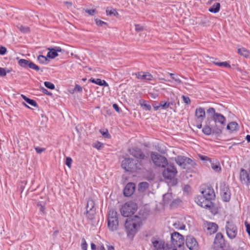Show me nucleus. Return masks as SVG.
Instances as JSON below:
<instances>
[{
	"instance_id": "47",
	"label": "nucleus",
	"mask_w": 250,
	"mask_h": 250,
	"mask_svg": "<svg viewBox=\"0 0 250 250\" xmlns=\"http://www.w3.org/2000/svg\"><path fill=\"white\" fill-rule=\"evenodd\" d=\"M87 245L86 244V241L84 238L82 239V243L81 245V247L83 250H87Z\"/></svg>"
},
{
	"instance_id": "43",
	"label": "nucleus",
	"mask_w": 250,
	"mask_h": 250,
	"mask_svg": "<svg viewBox=\"0 0 250 250\" xmlns=\"http://www.w3.org/2000/svg\"><path fill=\"white\" fill-rule=\"evenodd\" d=\"M28 64H29V66L28 67H29L31 69H33L36 71H39L40 70V68L39 67V66H37V65H36L35 63H34L33 62H32L31 61Z\"/></svg>"
},
{
	"instance_id": "57",
	"label": "nucleus",
	"mask_w": 250,
	"mask_h": 250,
	"mask_svg": "<svg viewBox=\"0 0 250 250\" xmlns=\"http://www.w3.org/2000/svg\"><path fill=\"white\" fill-rule=\"evenodd\" d=\"M41 91L43 93L46 94V95H51V93L49 92L47 89H46L43 87H41Z\"/></svg>"
},
{
	"instance_id": "5",
	"label": "nucleus",
	"mask_w": 250,
	"mask_h": 250,
	"mask_svg": "<svg viewBox=\"0 0 250 250\" xmlns=\"http://www.w3.org/2000/svg\"><path fill=\"white\" fill-rule=\"evenodd\" d=\"M86 216L89 220H92L94 218L96 213V208H95V203L93 200L89 199L87 201L86 207Z\"/></svg>"
},
{
	"instance_id": "49",
	"label": "nucleus",
	"mask_w": 250,
	"mask_h": 250,
	"mask_svg": "<svg viewBox=\"0 0 250 250\" xmlns=\"http://www.w3.org/2000/svg\"><path fill=\"white\" fill-rule=\"evenodd\" d=\"M182 98L185 103L187 104H190V100L189 97L183 95Z\"/></svg>"
},
{
	"instance_id": "54",
	"label": "nucleus",
	"mask_w": 250,
	"mask_h": 250,
	"mask_svg": "<svg viewBox=\"0 0 250 250\" xmlns=\"http://www.w3.org/2000/svg\"><path fill=\"white\" fill-rule=\"evenodd\" d=\"M6 75V72L4 68L0 67V76H5Z\"/></svg>"
},
{
	"instance_id": "33",
	"label": "nucleus",
	"mask_w": 250,
	"mask_h": 250,
	"mask_svg": "<svg viewBox=\"0 0 250 250\" xmlns=\"http://www.w3.org/2000/svg\"><path fill=\"white\" fill-rule=\"evenodd\" d=\"M30 62L29 60L21 59L19 61V64L21 67L26 68L28 67Z\"/></svg>"
},
{
	"instance_id": "32",
	"label": "nucleus",
	"mask_w": 250,
	"mask_h": 250,
	"mask_svg": "<svg viewBox=\"0 0 250 250\" xmlns=\"http://www.w3.org/2000/svg\"><path fill=\"white\" fill-rule=\"evenodd\" d=\"M21 97L22 98V99L23 100H24V101L27 103L28 104L32 105V106H37V103L36 102H35V101L33 100H32V99H30L28 98H27L26 96H25V95H21Z\"/></svg>"
},
{
	"instance_id": "24",
	"label": "nucleus",
	"mask_w": 250,
	"mask_h": 250,
	"mask_svg": "<svg viewBox=\"0 0 250 250\" xmlns=\"http://www.w3.org/2000/svg\"><path fill=\"white\" fill-rule=\"evenodd\" d=\"M212 120L214 121L215 123H219L221 125H224L226 122V118L221 114L217 113L216 114L214 115Z\"/></svg>"
},
{
	"instance_id": "38",
	"label": "nucleus",
	"mask_w": 250,
	"mask_h": 250,
	"mask_svg": "<svg viewBox=\"0 0 250 250\" xmlns=\"http://www.w3.org/2000/svg\"><path fill=\"white\" fill-rule=\"evenodd\" d=\"M211 167L215 172H220L221 170L220 165L219 163H211Z\"/></svg>"
},
{
	"instance_id": "58",
	"label": "nucleus",
	"mask_w": 250,
	"mask_h": 250,
	"mask_svg": "<svg viewBox=\"0 0 250 250\" xmlns=\"http://www.w3.org/2000/svg\"><path fill=\"white\" fill-rule=\"evenodd\" d=\"M100 132L105 137L107 138L110 136L107 130L105 131H102V130H100Z\"/></svg>"
},
{
	"instance_id": "34",
	"label": "nucleus",
	"mask_w": 250,
	"mask_h": 250,
	"mask_svg": "<svg viewBox=\"0 0 250 250\" xmlns=\"http://www.w3.org/2000/svg\"><path fill=\"white\" fill-rule=\"evenodd\" d=\"M163 250H177V247L172 244L167 243L165 244Z\"/></svg>"
},
{
	"instance_id": "51",
	"label": "nucleus",
	"mask_w": 250,
	"mask_h": 250,
	"mask_svg": "<svg viewBox=\"0 0 250 250\" xmlns=\"http://www.w3.org/2000/svg\"><path fill=\"white\" fill-rule=\"evenodd\" d=\"M35 149L36 152L39 154L41 153L42 152L45 151V148L40 147L39 146L35 147Z\"/></svg>"
},
{
	"instance_id": "55",
	"label": "nucleus",
	"mask_w": 250,
	"mask_h": 250,
	"mask_svg": "<svg viewBox=\"0 0 250 250\" xmlns=\"http://www.w3.org/2000/svg\"><path fill=\"white\" fill-rule=\"evenodd\" d=\"M6 48L3 46H0V54L4 55L6 52Z\"/></svg>"
},
{
	"instance_id": "64",
	"label": "nucleus",
	"mask_w": 250,
	"mask_h": 250,
	"mask_svg": "<svg viewBox=\"0 0 250 250\" xmlns=\"http://www.w3.org/2000/svg\"><path fill=\"white\" fill-rule=\"evenodd\" d=\"M107 250H114V248L113 246H108Z\"/></svg>"
},
{
	"instance_id": "36",
	"label": "nucleus",
	"mask_w": 250,
	"mask_h": 250,
	"mask_svg": "<svg viewBox=\"0 0 250 250\" xmlns=\"http://www.w3.org/2000/svg\"><path fill=\"white\" fill-rule=\"evenodd\" d=\"M211 62H213L216 65L219 66L220 67H225L230 68V64L227 62H215L214 61L213 62L211 61Z\"/></svg>"
},
{
	"instance_id": "56",
	"label": "nucleus",
	"mask_w": 250,
	"mask_h": 250,
	"mask_svg": "<svg viewBox=\"0 0 250 250\" xmlns=\"http://www.w3.org/2000/svg\"><path fill=\"white\" fill-rule=\"evenodd\" d=\"M74 91L78 92H82V87L79 85L76 84L74 89Z\"/></svg>"
},
{
	"instance_id": "63",
	"label": "nucleus",
	"mask_w": 250,
	"mask_h": 250,
	"mask_svg": "<svg viewBox=\"0 0 250 250\" xmlns=\"http://www.w3.org/2000/svg\"><path fill=\"white\" fill-rule=\"evenodd\" d=\"M91 248L92 250H95L96 249V246L94 243H91Z\"/></svg>"
},
{
	"instance_id": "25",
	"label": "nucleus",
	"mask_w": 250,
	"mask_h": 250,
	"mask_svg": "<svg viewBox=\"0 0 250 250\" xmlns=\"http://www.w3.org/2000/svg\"><path fill=\"white\" fill-rule=\"evenodd\" d=\"M89 81L100 86L104 85L107 86L108 85L107 83L104 80H102L100 79H95L91 78L89 80Z\"/></svg>"
},
{
	"instance_id": "35",
	"label": "nucleus",
	"mask_w": 250,
	"mask_h": 250,
	"mask_svg": "<svg viewBox=\"0 0 250 250\" xmlns=\"http://www.w3.org/2000/svg\"><path fill=\"white\" fill-rule=\"evenodd\" d=\"M161 107L163 109H167L170 107L171 105H173V102L161 101L160 102Z\"/></svg>"
},
{
	"instance_id": "46",
	"label": "nucleus",
	"mask_w": 250,
	"mask_h": 250,
	"mask_svg": "<svg viewBox=\"0 0 250 250\" xmlns=\"http://www.w3.org/2000/svg\"><path fill=\"white\" fill-rule=\"evenodd\" d=\"M169 75L170 76L171 78L174 80L175 81L177 82L178 83H181L182 82L180 80V79L178 77V76H174V74L173 73H168Z\"/></svg>"
},
{
	"instance_id": "2",
	"label": "nucleus",
	"mask_w": 250,
	"mask_h": 250,
	"mask_svg": "<svg viewBox=\"0 0 250 250\" xmlns=\"http://www.w3.org/2000/svg\"><path fill=\"white\" fill-rule=\"evenodd\" d=\"M119 221L117 213L113 209H110L108 211V227L110 230L113 231L116 230L118 228Z\"/></svg>"
},
{
	"instance_id": "61",
	"label": "nucleus",
	"mask_w": 250,
	"mask_h": 250,
	"mask_svg": "<svg viewBox=\"0 0 250 250\" xmlns=\"http://www.w3.org/2000/svg\"><path fill=\"white\" fill-rule=\"evenodd\" d=\"M113 107L117 112H120V108L119 107L118 105L117 104H113Z\"/></svg>"
},
{
	"instance_id": "29",
	"label": "nucleus",
	"mask_w": 250,
	"mask_h": 250,
	"mask_svg": "<svg viewBox=\"0 0 250 250\" xmlns=\"http://www.w3.org/2000/svg\"><path fill=\"white\" fill-rule=\"evenodd\" d=\"M106 13L107 16H116L117 15H118L117 10L111 7H107L106 9Z\"/></svg>"
},
{
	"instance_id": "59",
	"label": "nucleus",
	"mask_w": 250,
	"mask_h": 250,
	"mask_svg": "<svg viewBox=\"0 0 250 250\" xmlns=\"http://www.w3.org/2000/svg\"><path fill=\"white\" fill-rule=\"evenodd\" d=\"M86 12L90 15H93L95 14V10L94 9L87 10Z\"/></svg>"
},
{
	"instance_id": "17",
	"label": "nucleus",
	"mask_w": 250,
	"mask_h": 250,
	"mask_svg": "<svg viewBox=\"0 0 250 250\" xmlns=\"http://www.w3.org/2000/svg\"><path fill=\"white\" fill-rule=\"evenodd\" d=\"M49 52L47 54V57L54 59L58 56V52H62V50L60 47H55L54 48H48Z\"/></svg>"
},
{
	"instance_id": "45",
	"label": "nucleus",
	"mask_w": 250,
	"mask_h": 250,
	"mask_svg": "<svg viewBox=\"0 0 250 250\" xmlns=\"http://www.w3.org/2000/svg\"><path fill=\"white\" fill-rule=\"evenodd\" d=\"M95 22L97 25L100 26H103L104 25H106V23L101 20H98V19H95Z\"/></svg>"
},
{
	"instance_id": "44",
	"label": "nucleus",
	"mask_w": 250,
	"mask_h": 250,
	"mask_svg": "<svg viewBox=\"0 0 250 250\" xmlns=\"http://www.w3.org/2000/svg\"><path fill=\"white\" fill-rule=\"evenodd\" d=\"M44 85L48 88L50 89H54L55 88V85L52 83L49 82H45Z\"/></svg>"
},
{
	"instance_id": "27",
	"label": "nucleus",
	"mask_w": 250,
	"mask_h": 250,
	"mask_svg": "<svg viewBox=\"0 0 250 250\" xmlns=\"http://www.w3.org/2000/svg\"><path fill=\"white\" fill-rule=\"evenodd\" d=\"M238 53L245 58H248L250 56V51L243 47L238 49Z\"/></svg>"
},
{
	"instance_id": "28",
	"label": "nucleus",
	"mask_w": 250,
	"mask_h": 250,
	"mask_svg": "<svg viewBox=\"0 0 250 250\" xmlns=\"http://www.w3.org/2000/svg\"><path fill=\"white\" fill-rule=\"evenodd\" d=\"M220 8V4L218 2H216L214 4L212 7L209 8L208 11L211 13H216L218 12Z\"/></svg>"
},
{
	"instance_id": "10",
	"label": "nucleus",
	"mask_w": 250,
	"mask_h": 250,
	"mask_svg": "<svg viewBox=\"0 0 250 250\" xmlns=\"http://www.w3.org/2000/svg\"><path fill=\"white\" fill-rule=\"evenodd\" d=\"M167 168L164 170L163 175L164 178L167 179H172L177 173L176 168L172 164L167 165Z\"/></svg>"
},
{
	"instance_id": "62",
	"label": "nucleus",
	"mask_w": 250,
	"mask_h": 250,
	"mask_svg": "<svg viewBox=\"0 0 250 250\" xmlns=\"http://www.w3.org/2000/svg\"><path fill=\"white\" fill-rule=\"evenodd\" d=\"M153 107L155 108V109L156 110L159 109L160 107H161V106H160V104H154L153 105Z\"/></svg>"
},
{
	"instance_id": "42",
	"label": "nucleus",
	"mask_w": 250,
	"mask_h": 250,
	"mask_svg": "<svg viewBox=\"0 0 250 250\" xmlns=\"http://www.w3.org/2000/svg\"><path fill=\"white\" fill-rule=\"evenodd\" d=\"M207 113L208 116H210L212 118H213L215 114H216L217 113L215 112V109L213 107H210L207 110Z\"/></svg>"
},
{
	"instance_id": "48",
	"label": "nucleus",
	"mask_w": 250,
	"mask_h": 250,
	"mask_svg": "<svg viewBox=\"0 0 250 250\" xmlns=\"http://www.w3.org/2000/svg\"><path fill=\"white\" fill-rule=\"evenodd\" d=\"M72 162V160L70 157H67L66 158L65 165L70 168Z\"/></svg>"
},
{
	"instance_id": "22",
	"label": "nucleus",
	"mask_w": 250,
	"mask_h": 250,
	"mask_svg": "<svg viewBox=\"0 0 250 250\" xmlns=\"http://www.w3.org/2000/svg\"><path fill=\"white\" fill-rule=\"evenodd\" d=\"M135 75L141 80H151L153 78L152 75L148 72H139L135 73Z\"/></svg>"
},
{
	"instance_id": "40",
	"label": "nucleus",
	"mask_w": 250,
	"mask_h": 250,
	"mask_svg": "<svg viewBox=\"0 0 250 250\" xmlns=\"http://www.w3.org/2000/svg\"><path fill=\"white\" fill-rule=\"evenodd\" d=\"M38 61L41 63H47L48 60L47 58L43 55H39L38 57Z\"/></svg>"
},
{
	"instance_id": "60",
	"label": "nucleus",
	"mask_w": 250,
	"mask_h": 250,
	"mask_svg": "<svg viewBox=\"0 0 250 250\" xmlns=\"http://www.w3.org/2000/svg\"><path fill=\"white\" fill-rule=\"evenodd\" d=\"M38 206L40 208V211H42V212L44 213V206H43L41 204H40L39 203L38 204Z\"/></svg>"
},
{
	"instance_id": "50",
	"label": "nucleus",
	"mask_w": 250,
	"mask_h": 250,
	"mask_svg": "<svg viewBox=\"0 0 250 250\" xmlns=\"http://www.w3.org/2000/svg\"><path fill=\"white\" fill-rule=\"evenodd\" d=\"M103 144L100 142H97L93 145V146L98 149H100Z\"/></svg>"
},
{
	"instance_id": "39",
	"label": "nucleus",
	"mask_w": 250,
	"mask_h": 250,
	"mask_svg": "<svg viewBox=\"0 0 250 250\" xmlns=\"http://www.w3.org/2000/svg\"><path fill=\"white\" fill-rule=\"evenodd\" d=\"M149 184L147 182H142L139 184V190L142 191L145 190L146 189L148 188Z\"/></svg>"
},
{
	"instance_id": "1",
	"label": "nucleus",
	"mask_w": 250,
	"mask_h": 250,
	"mask_svg": "<svg viewBox=\"0 0 250 250\" xmlns=\"http://www.w3.org/2000/svg\"><path fill=\"white\" fill-rule=\"evenodd\" d=\"M141 219L137 216L126 219L125 224V230L128 237L132 238L138 231Z\"/></svg>"
},
{
	"instance_id": "23",
	"label": "nucleus",
	"mask_w": 250,
	"mask_h": 250,
	"mask_svg": "<svg viewBox=\"0 0 250 250\" xmlns=\"http://www.w3.org/2000/svg\"><path fill=\"white\" fill-rule=\"evenodd\" d=\"M195 116L200 121H202L205 118V111L202 107H198L196 108L195 111Z\"/></svg>"
},
{
	"instance_id": "19",
	"label": "nucleus",
	"mask_w": 250,
	"mask_h": 250,
	"mask_svg": "<svg viewBox=\"0 0 250 250\" xmlns=\"http://www.w3.org/2000/svg\"><path fill=\"white\" fill-rule=\"evenodd\" d=\"M135 188V184L132 183H128L124 190V194L125 196H129L134 192Z\"/></svg>"
},
{
	"instance_id": "7",
	"label": "nucleus",
	"mask_w": 250,
	"mask_h": 250,
	"mask_svg": "<svg viewBox=\"0 0 250 250\" xmlns=\"http://www.w3.org/2000/svg\"><path fill=\"white\" fill-rule=\"evenodd\" d=\"M195 201L199 206L205 208L210 209L213 207L212 202L202 195L197 196Z\"/></svg>"
},
{
	"instance_id": "53",
	"label": "nucleus",
	"mask_w": 250,
	"mask_h": 250,
	"mask_svg": "<svg viewBox=\"0 0 250 250\" xmlns=\"http://www.w3.org/2000/svg\"><path fill=\"white\" fill-rule=\"evenodd\" d=\"M143 26L140 24L135 25V30L137 32H140L143 30Z\"/></svg>"
},
{
	"instance_id": "26",
	"label": "nucleus",
	"mask_w": 250,
	"mask_h": 250,
	"mask_svg": "<svg viewBox=\"0 0 250 250\" xmlns=\"http://www.w3.org/2000/svg\"><path fill=\"white\" fill-rule=\"evenodd\" d=\"M227 129L233 131L238 129V125L235 122H232L229 124L227 125Z\"/></svg>"
},
{
	"instance_id": "8",
	"label": "nucleus",
	"mask_w": 250,
	"mask_h": 250,
	"mask_svg": "<svg viewBox=\"0 0 250 250\" xmlns=\"http://www.w3.org/2000/svg\"><path fill=\"white\" fill-rule=\"evenodd\" d=\"M151 245L149 250H163L165 242L160 238L153 237L150 240Z\"/></svg>"
},
{
	"instance_id": "20",
	"label": "nucleus",
	"mask_w": 250,
	"mask_h": 250,
	"mask_svg": "<svg viewBox=\"0 0 250 250\" xmlns=\"http://www.w3.org/2000/svg\"><path fill=\"white\" fill-rule=\"evenodd\" d=\"M240 178L241 182L244 184H249L250 182L249 174L247 171L241 168L240 173Z\"/></svg>"
},
{
	"instance_id": "41",
	"label": "nucleus",
	"mask_w": 250,
	"mask_h": 250,
	"mask_svg": "<svg viewBox=\"0 0 250 250\" xmlns=\"http://www.w3.org/2000/svg\"><path fill=\"white\" fill-rule=\"evenodd\" d=\"M18 28L22 32L26 33L29 32V28L28 27H24L22 25L19 24L17 25Z\"/></svg>"
},
{
	"instance_id": "9",
	"label": "nucleus",
	"mask_w": 250,
	"mask_h": 250,
	"mask_svg": "<svg viewBox=\"0 0 250 250\" xmlns=\"http://www.w3.org/2000/svg\"><path fill=\"white\" fill-rule=\"evenodd\" d=\"M171 242L170 243L172 244L176 247H180L184 244V238L183 235L179 232H175L171 235Z\"/></svg>"
},
{
	"instance_id": "21",
	"label": "nucleus",
	"mask_w": 250,
	"mask_h": 250,
	"mask_svg": "<svg viewBox=\"0 0 250 250\" xmlns=\"http://www.w3.org/2000/svg\"><path fill=\"white\" fill-rule=\"evenodd\" d=\"M214 243L217 244L220 247H223L225 245V240L224 236L221 233L218 232L216 234Z\"/></svg>"
},
{
	"instance_id": "31",
	"label": "nucleus",
	"mask_w": 250,
	"mask_h": 250,
	"mask_svg": "<svg viewBox=\"0 0 250 250\" xmlns=\"http://www.w3.org/2000/svg\"><path fill=\"white\" fill-rule=\"evenodd\" d=\"M139 104H140V105L144 109H145L146 110H150L151 108V105L150 104H147V102L145 100H140Z\"/></svg>"
},
{
	"instance_id": "14",
	"label": "nucleus",
	"mask_w": 250,
	"mask_h": 250,
	"mask_svg": "<svg viewBox=\"0 0 250 250\" xmlns=\"http://www.w3.org/2000/svg\"><path fill=\"white\" fill-rule=\"evenodd\" d=\"M175 162L180 167L185 168V167L187 164H190L192 160L183 156H178L175 158Z\"/></svg>"
},
{
	"instance_id": "52",
	"label": "nucleus",
	"mask_w": 250,
	"mask_h": 250,
	"mask_svg": "<svg viewBox=\"0 0 250 250\" xmlns=\"http://www.w3.org/2000/svg\"><path fill=\"white\" fill-rule=\"evenodd\" d=\"M245 225L246 228V231L248 233L249 235L250 236V224L246 221L245 222Z\"/></svg>"
},
{
	"instance_id": "3",
	"label": "nucleus",
	"mask_w": 250,
	"mask_h": 250,
	"mask_svg": "<svg viewBox=\"0 0 250 250\" xmlns=\"http://www.w3.org/2000/svg\"><path fill=\"white\" fill-rule=\"evenodd\" d=\"M138 208L136 203L133 202H128L125 203L121 208V212L123 216L128 217L134 214Z\"/></svg>"
},
{
	"instance_id": "4",
	"label": "nucleus",
	"mask_w": 250,
	"mask_h": 250,
	"mask_svg": "<svg viewBox=\"0 0 250 250\" xmlns=\"http://www.w3.org/2000/svg\"><path fill=\"white\" fill-rule=\"evenodd\" d=\"M151 158L154 164L157 167H164L167 165V159L156 152H151Z\"/></svg>"
},
{
	"instance_id": "18",
	"label": "nucleus",
	"mask_w": 250,
	"mask_h": 250,
	"mask_svg": "<svg viewBox=\"0 0 250 250\" xmlns=\"http://www.w3.org/2000/svg\"><path fill=\"white\" fill-rule=\"evenodd\" d=\"M130 153L133 157L140 159H144L145 155L142 150L138 148H133L129 150Z\"/></svg>"
},
{
	"instance_id": "15",
	"label": "nucleus",
	"mask_w": 250,
	"mask_h": 250,
	"mask_svg": "<svg viewBox=\"0 0 250 250\" xmlns=\"http://www.w3.org/2000/svg\"><path fill=\"white\" fill-rule=\"evenodd\" d=\"M202 195L212 202L215 197L213 189L210 188H208L202 191Z\"/></svg>"
},
{
	"instance_id": "11",
	"label": "nucleus",
	"mask_w": 250,
	"mask_h": 250,
	"mask_svg": "<svg viewBox=\"0 0 250 250\" xmlns=\"http://www.w3.org/2000/svg\"><path fill=\"white\" fill-rule=\"evenodd\" d=\"M220 194L223 201L228 202L230 199V192L226 183L223 182L220 185Z\"/></svg>"
},
{
	"instance_id": "16",
	"label": "nucleus",
	"mask_w": 250,
	"mask_h": 250,
	"mask_svg": "<svg viewBox=\"0 0 250 250\" xmlns=\"http://www.w3.org/2000/svg\"><path fill=\"white\" fill-rule=\"evenodd\" d=\"M204 225L207 232L210 234L214 233L217 230L218 225L215 223L207 222Z\"/></svg>"
},
{
	"instance_id": "6",
	"label": "nucleus",
	"mask_w": 250,
	"mask_h": 250,
	"mask_svg": "<svg viewBox=\"0 0 250 250\" xmlns=\"http://www.w3.org/2000/svg\"><path fill=\"white\" fill-rule=\"evenodd\" d=\"M122 167L127 171H135L137 167L135 161L132 158H125L122 163Z\"/></svg>"
},
{
	"instance_id": "37",
	"label": "nucleus",
	"mask_w": 250,
	"mask_h": 250,
	"mask_svg": "<svg viewBox=\"0 0 250 250\" xmlns=\"http://www.w3.org/2000/svg\"><path fill=\"white\" fill-rule=\"evenodd\" d=\"M202 131L205 134L209 135L211 134L212 129L208 125H206L203 128Z\"/></svg>"
},
{
	"instance_id": "13",
	"label": "nucleus",
	"mask_w": 250,
	"mask_h": 250,
	"mask_svg": "<svg viewBox=\"0 0 250 250\" xmlns=\"http://www.w3.org/2000/svg\"><path fill=\"white\" fill-rule=\"evenodd\" d=\"M186 244L187 247L190 250H198L199 245L195 238L191 236L188 235L187 236L186 240Z\"/></svg>"
},
{
	"instance_id": "30",
	"label": "nucleus",
	"mask_w": 250,
	"mask_h": 250,
	"mask_svg": "<svg viewBox=\"0 0 250 250\" xmlns=\"http://www.w3.org/2000/svg\"><path fill=\"white\" fill-rule=\"evenodd\" d=\"M173 227L177 229H184L185 225L179 221H176L172 224Z\"/></svg>"
},
{
	"instance_id": "12",
	"label": "nucleus",
	"mask_w": 250,
	"mask_h": 250,
	"mask_svg": "<svg viewBox=\"0 0 250 250\" xmlns=\"http://www.w3.org/2000/svg\"><path fill=\"white\" fill-rule=\"evenodd\" d=\"M226 230L228 236L230 239H232L236 237L237 234V229L234 224L227 222L226 226Z\"/></svg>"
}]
</instances>
